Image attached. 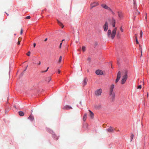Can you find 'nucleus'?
Wrapping results in <instances>:
<instances>
[{
  "label": "nucleus",
  "instance_id": "f257e3e1",
  "mask_svg": "<svg viewBox=\"0 0 149 149\" xmlns=\"http://www.w3.org/2000/svg\"><path fill=\"white\" fill-rule=\"evenodd\" d=\"M117 29V27H115L112 30V31L110 29H109L108 31L107 36L109 39L112 40L113 39L116 34Z\"/></svg>",
  "mask_w": 149,
  "mask_h": 149
},
{
  "label": "nucleus",
  "instance_id": "f03ea898",
  "mask_svg": "<svg viewBox=\"0 0 149 149\" xmlns=\"http://www.w3.org/2000/svg\"><path fill=\"white\" fill-rule=\"evenodd\" d=\"M127 78V72L125 71L124 75L122 77V79L121 80V84H123L126 81Z\"/></svg>",
  "mask_w": 149,
  "mask_h": 149
},
{
  "label": "nucleus",
  "instance_id": "7ed1b4c3",
  "mask_svg": "<svg viewBox=\"0 0 149 149\" xmlns=\"http://www.w3.org/2000/svg\"><path fill=\"white\" fill-rule=\"evenodd\" d=\"M99 5L98 2H95L91 3L90 5L91 9H92L93 7L98 6Z\"/></svg>",
  "mask_w": 149,
  "mask_h": 149
},
{
  "label": "nucleus",
  "instance_id": "20e7f679",
  "mask_svg": "<svg viewBox=\"0 0 149 149\" xmlns=\"http://www.w3.org/2000/svg\"><path fill=\"white\" fill-rule=\"evenodd\" d=\"M102 92V90L101 88L97 90L95 92V94L97 96H99L101 95Z\"/></svg>",
  "mask_w": 149,
  "mask_h": 149
},
{
  "label": "nucleus",
  "instance_id": "39448f33",
  "mask_svg": "<svg viewBox=\"0 0 149 149\" xmlns=\"http://www.w3.org/2000/svg\"><path fill=\"white\" fill-rule=\"evenodd\" d=\"M121 72L119 71L117 74V78L115 81L116 83H117L120 80L121 77Z\"/></svg>",
  "mask_w": 149,
  "mask_h": 149
},
{
  "label": "nucleus",
  "instance_id": "423d86ee",
  "mask_svg": "<svg viewBox=\"0 0 149 149\" xmlns=\"http://www.w3.org/2000/svg\"><path fill=\"white\" fill-rule=\"evenodd\" d=\"M115 129L111 126L110 127L107 129V132L110 133H113Z\"/></svg>",
  "mask_w": 149,
  "mask_h": 149
},
{
  "label": "nucleus",
  "instance_id": "0eeeda50",
  "mask_svg": "<svg viewBox=\"0 0 149 149\" xmlns=\"http://www.w3.org/2000/svg\"><path fill=\"white\" fill-rule=\"evenodd\" d=\"M103 28L105 31H107L108 28V24L107 22H105V24L103 26Z\"/></svg>",
  "mask_w": 149,
  "mask_h": 149
},
{
  "label": "nucleus",
  "instance_id": "6e6552de",
  "mask_svg": "<svg viewBox=\"0 0 149 149\" xmlns=\"http://www.w3.org/2000/svg\"><path fill=\"white\" fill-rule=\"evenodd\" d=\"M95 73L98 75H102L103 74V72L101 70H96Z\"/></svg>",
  "mask_w": 149,
  "mask_h": 149
},
{
  "label": "nucleus",
  "instance_id": "1a4fd4ad",
  "mask_svg": "<svg viewBox=\"0 0 149 149\" xmlns=\"http://www.w3.org/2000/svg\"><path fill=\"white\" fill-rule=\"evenodd\" d=\"M109 95L111 96V99L112 100H113L115 98V94L114 92L112 93H109Z\"/></svg>",
  "mask_w": 149,
  "mask_h": 149
},
{
  "label": "nucleus",
  "instance_id": "9d476101",
  "mask_svg": "<svg viewBox=\"0 0 149 149\" xmlns=\"http://www.w3.org/2000/svg\"><path fill=\"white\" fill-rule=\"evenodd\" d=\"M101 6L104 9H107L108 10H111L110 8L105 4H102L101 5Z\"/></svg>",
  "mask_w": 149,
  "mask_h": 149
},
{
  "label": "nucleus",
  "instance_id": "9b49d317",
  "mask_svg": "<svg viewBox=\"0 0 149 149\" xmlns=\"http://www.w3.org/2000/svg\"><path fill=\"white\" fill-rule=\"evenodd\" d=\"M114 87V85L113 84H112L110 88L109 93H113V88Z\"/></svg>",
  "mask_w": 149,
  "mask_h": 149
},
{
  "label": "nucleus",
  "instance_id": "f8f14e48",
  "mask_svg": "<svg viewBox=\"0 0 149 149\" xmlns=\"http://www.w3.org/2000/svg\"><path fill=\"white\" fill-rule=\"evenodd\" d=\"M72 108L69 105H65V106L63 107V109L65 110H68L70 109H71Z\"/></svg>",
  "mask_w": 149,
  "mask_h": 149
},
{
  "label": "nucleus",
  "instance_id": "ddd939ff",
  "mask_svg": "<svg viewBox=\"0 0 149 149\" xmlns=\"http://www.w3.org/2000/svg\"><path fill=\"white\" fill-rule=\"evenodd\" d=\"M112 23L113 26V27H114L115 26L116 21L113 18H112Z\"/></svg>",
  "mask_w": 149,
  "mask_h": 149
},
{
  "label": "nucleus",
  "instance_id": "4468645a",
  "mask_svg": "<svg viewBox=\"0 0 149 149\" xmlns=\"http://www.w3.org/2000/svg\"><path fill=\"white\" fill-rule=\"evenodd\" d=\"M88 111H89V112H90L89 116H90V117L91 118H93V117H94V113L91 110H89Z\"/></svg>",
  "mask_w": 149,
  "mask_h": 149
},
{
  "label": "nucleus",
  "instance_id": "2eb2a0df",
  "mask_svg": "<svg viewBox=\"0 0 149 149\" xmlns=\"http://www.w3.org/2000/svg\"><path fill=\"white\" fill-rule=\"evenodd\" d=\"M88 81V79L86 78H85L84 79L83 82V86H85L87 84Z\"/></svg>",
  "mask_w": 149,
  "mask_h": 149
},
{
  "label": "nucleus",
  "instance_id": "dca6fc26",
  "mask_svg": "<svg viewBox=\"0 0 149 149\" xmlns=\"http://www.w3.org/2000/svg\"><path fill=\"white\" fill-rule=\"evenodd\" d=\"M118 17L120 18H121L123 17V15L121 13L118 12Z\"/></svg>",
  "mask_w": 149,
  "mask_h": 149
},
{
  "label": "nucleus",
  "instance_id": "f3484780",
  "mask_svg": "<svg viewBox=\"0 0 149 149\" xmlns=\"http://www.w3.org/2000/svg\"><path fill=\"white\" fill-rule=\"evenodd\" d=\"M57 21L58 22V23L60 25V26H61L62 28H63L64 27V26L63 25V24L60 22L57 19Z\"/></svg>",
  "mask_w": 149,
  "mask_h": 149
},
{
  "label": "nucleus",
  "instance_id": "a211bd4d",
  "mask_svg": "<svg viewBox=\"0 0 149 149\" xmlns=\"http://www.w3.org/2000/svg\"><path fill=\"white\" fill-rule=\"evenodd\" d=\"M87 114L86 113H85L83 118V120L84 121H85L86 119Z\"/></svg>",
  "mask_w": 149,
  "mask_h": 149
},
{
  "label": "nucleus",
  "instance_id": "6ab92c4d",
  "mask_svg": "<svg viewBox=\"0 0 149 149\" xmlns=\"http://www.w3.org/2000/svg\"><path fill=\"white\" fill-rule=\"evenodd\" d=\"M54 139L56 140H57L58 139V137L56 136L55 134H53L52 135Z\"/></svg>",
  "mask_w": 149,
  "mask_h": 149
},
{
  "label": "nucleus",
  "instance_id": "aec40b11",
  "mask_svg": "<svg viewBox=\"0 0 149 149\" xmlns=\"http://www.w3.org/2000/svg\"><path fill=\"white\" fill-rule=\"evenodd\" d=\"M19 115L21 116H23L24 115V113L22 111H19Z\"/></svg>",
  "mask_w": 149,
  "mask_h": 149
},
{
  "label": "nucleus",
  "instance_id": "412c9836",
  "mask_svg": "<svg viewBox=\"0 0 149 149\" xmlns=\"http://www.w3.org/2000/svg\"><path fill=\"white\" fill-rule=\"evenodd\" d=\"M28 118L31 121H33L34 119V117L33 116L31 115Z\"/></svg>",
  "mask_w": 149,
  "mask_h": 149
},
{
  "label": "nucleus",
  "instance_id": "4be33fe9",
  "mask_svg": "<svg viewBox=\"0 0 149 149\" xmlns=\"http://www.w3.org/2000/svg\"><path fill=\"white\" fill-rule=\"evenodd\" d=\"M62 58V56H60L59 58V60H58V63H60L61 62V61Z\"/></svg>",
  "mask_w": 149,
  "mask_h": 149
},
{
  "label": "nucleus",
  "instance_id": "5701e85b",
  "mask_svg": "<svg viewBox=\"0 0 149 149\" xmlns=\"http://www.w3.org/2000/svg\"><path fill=\"white\" fill-rule=\"evenodd\" d=\"M86 48L85 46H83L82 48V50L83 52H84L86 50Z\"/></svg>",
  "mask_w": 149,
  "mask_h": 149
},
{
  "label": "nucleus",
  "instance_id": "b1692460",
  "mask_svg": "<svg viewBox=\"0 0 149 149\" xmlns=\"http://www.w3.org/2000/svg\"><path fill=\"white\" fill-rule=\"evenodd\" d=\"M133 137H134V134H131V136H130V138H131V141H132V139L133 138Z\"/></svg>",
  "mask_w": 149,
  "mask_h": 149
},
{
  "label": "nucleus",
  "instance_id": "393cba45",
  "mask_svg": "<svg viewBox=\"0 0 149 149\" xmlns=\"http://www.w3.org/2000/svg\"><path fill=\"white\" fill-rule=\"evenodd\" d=\"M142 34H143V32L141 30V31L140 32V38H141L142 36Z\"/></svg>",
  "mask_w": 149,
  "mask_h": 149
},
{
  "label": "nucleus",
  "instance_id": "a878e982",
  "mask_svg": "<svg viewBox=\"0 0 149 149\" xmlns=\"http://www.w3.org/2000/svg\"><path fill=\"white\" fill-rule=\"evenodd\" d=\"M117 36L118 38H120V36L119 33H118L117 34Z\"/></svg>",
  "mask_w": 149,
  "mask_h": 149
},
{
  "label": "nucleus",
  "instance_id": "bb28decb",
  "mask_svg": "<svg viewBox=\"0 0 149 149\" xmlns=\"http://www.w3.org/2000/svg\"><path fill=\"white\" fill-rule=\"evenodd\" d=\"M30 51H29L26 54V55L29 56H30Z\"/></svg>",
  "mask_w": 149,
  "mask_h": 149
},
{
  "label": "nucleus",
  "instance_id": "cd10ccee",
  "mask_svg": "<svg viewBox=\"0 0 149 149\" xmlns=\"http://www.w3.org/2000/svg\"><path fill=\"white\" fill-rule=\"evenodd\" d=\"M31 18V17L30 16H28L25 18L26 19H30Z\"/></svg>",
  "mask_w": 149,
  "mask_h": 149
},
{
  "label": "nucleus",
  "instance_id": "c85d7f7f",
  "mask_svg": "<svg viewBox=\"0 0 149 149\" xmlns=\"http://www.w3.org/2000/svg\"><path fill=\"white\" fill-rule=\"evenodd\" d=\"M141 85H140L138 86V88L141 89Z\"/></svg>",
  "mask_w": 149,
  "mask_h": 149
},
{
  "label": "nucleus",
  "instance_id": "c756f323",
  "mask_svg": "<svg viewBox=\"0 0 149 149\" xmlns=\"http://www.w3.org/2000/svg\"><path fill=\"white\" fill-rule=\"evenodd\" d=\"M120 30L122 32H123V29L122 28V27H120Z\"/></svg>",
  "mask_w": 149,
  "mask_h": 149
},
{
  "label": "nucleus",
  "instance_id": "7c9ffc66",
  "mask_svg": "<svg viewBox=\"0 0 149 149\" xmlns=\"http://www.w3.org/2000/svg\"><path fill=\"white\" fill-rule=\"evenodd\" d=\"M110 10L112 13V14L113 15L114 14V13L113 12V11L111 9V10Z\"/></svg>",
  "mask_w": 149,
  "mask_h": 149
},
{
  "label": "nucleus",
  "instance_id": "2f4dec72",
  "mask_svg": "<svg viewBox=\"0 0 149 149\" xmlns=\"http://www.w3.org/2000/svg\"><path fill=\"white\" fill-rule=\"evenodd\" d=\"M62 42H61V43L60 44V45H59V48L60 49H61V45H62Z\"/></svg>",
  "mask_w": 149,
  "mask_h": 149
},
{
  "label": "nucleus",
  "instance_id": "473e14b6",
  "mask_svg": "<svg viewBox=\"0 0 149 149\" xmlns=\"http://www.w3.org/2000/svg\"><path fill=\"white\" fill-rule=\"evenodd\" d=\"M22 33H23V30H22V28L21 30L20 34H22Z\"/></svg>",
  "mask_w": 149,
  "mask_h": 149
},
{
  "label": "nucleus",
  "instance_id": "72a5a7b5",
  "mask_svg": "<svg viewBox=\"0 0 149 149\" xmlns=\"http://www.w3.org/2000/svg\"><path fill=\"white\" fill-rule=\"evenodd\" d=\"M47 79L49 80L48 82H49L51 80V78L50 77H49L47 78Z\"/></svg>",
  "mask_w": 149,
  "mask_h": 149
},
{
  "label": "nucleus",
  "instance_id": "f704fd0d",
  "mask_svg": "<svg viewBox=\"0 0 149 149\" xmlns=\"http://www.w3.org/2000/svg\"><path fill=\"white\" fill-rule=\"evenodd\" d=\"M136 43L137 44H139V42L138 41V40H137V39H136Z\"/></svg>",
  "mask_w": 149,
  "mask_h": 149
},
{
  "label": "nucleus",
  "instance_id": "c9c22d12",
  "mask_svg": "<svg viewBox=\"0 0 149 149\" xmlns=\"http://www.w3.org/2000/svg\"><path fill=\"white\" fill-rule=\"evenodd\" d=\"M21 40H22V38L21 37H19L18 38V40H20V41H21Z\"/></svg>",
  "mask_w": 149,
  "mask_h": 149
},
{
  "label": "nucleus",
  "instance_id": "e433bc0d",
  "mask_svg": "<svg viewBox=\"0 0 149 149\" xmlns=\"http://www.w3.org/2000/svg\"><path fill=\"white\" fill-rule=\"evenodd\" d=\"M20 40H18V42H17V44L18 45H19L20 44Z\"/></svg>",
  "mask_w": 149,
  "mask_h": 149
},
{
  "label": "nucleus",
  "instance_id": "4c0bfd02",
  "mask_svg": "<svg viewBox=\"0 0 149 149\" xmlns=\"http://www.w3.org/2000/svg\"><path fill=\"white\" fill-rule=\"evenodd\" d=\"M49 68V67H47L46 70L45 71H44V72H46L48 70Z\"/></svg>",
  "mask_w": 149,
  "mask_h": 149
},
{
  "label": "nucleus",
  "instance_id": "58836bf2",
  "mask_svg": "<svg viewBox=\"0 0 149 149\" xmlns=\"http://www.w3.org/2000/svg\"><path fill=\"white\" fill-rule=\"evenodd\" d=\"M135 37L136 40V39H137V36L136 34L135 35Z\"/></svg>",
  "mask_w": 149,
  "mask_h": 149
},
{
  "label": "nucleus",
  "instance_id": "ea45409f",
  "mask_svg": "<svg viewBox=\"0 0 149 149\" xmlns=\"http://www.w3.org/2000/svg\"><path fill=\"white\" fill-rule=\"evenodd\" d=\"M36 46V44L35 43H34L33 44V47H35Z\"/></svg>",
  "mask_w": 149,
  "mask_h": 149
},
{
  "label": "nucleus",
  "instance_id": "a19ab883",
  "mask_svg": "<svg viewBox=\"0 0 149 149\" xmlns=\"http://www.w3.org/2000/svg\"><path fill=\"white\" fill-rule=\"evenodd\" d=\"M61 72V71L59 70H58V73H60Z\"/></svg>",
  "mask_w": 149,
  "mask_h": 149
},
{
  "label": "nucleus",
  "instance_id": "79ce46f5",
  "mask_svg": "<svg viewBox=\"0 0 149 149\" xmlns=\"http://www.w3.org/2000/svg\"><path fill=\"white\" fill-rule=\"evenodd\" d=\"M40 64H41V62H40V61H39V63H38V65H39Z\"/></svg>",
  "mask_w": 149,
  "mask_h": 149
},
{
  "label": "nucleus",
  "instance_id": "37998d69",
  "mask_svg": "<svg viewBox=\"0 0 149 149\" xmlns=\"http://www.w3.org/2000/svg\"><path fill=\"white\" fill-rule=\"evenodd\" d=\"M88 60L89 61H90L91 60V58H88Z\"/></svg>",
  "mask_w": 149,
  "mask_h": 149
},
{
  "label": "nucleus",
  "instance_id": "c03bdc74",
  "mask_svg": "<svg viewBox=\"0 0 149 149\" xmlns=\"http://www.w3.org/2000/svg\"><path fill=\"white\" fill-rule=\"evenodd\" d=\"M47 40V38H46L44 40L45 41H46Z\"/></svg>",
  "mask_w": 149,
  "mask_h": 149
},
{
  "label": "nucleus",
  "instance_id": "a18cd8bd",
  "mask_svg": "<svg viewBox=\"0 0 149 149\" xmlns=\"http://www.w3.org/2000/svg\"><path fill=\"white\" fill-rule=\"evenodd\" d=\"M146 15H147V14L146 13V17H145V18H146V20L147 19V16H146Z\"/></svg>",
  "mask_w": 149,
  "mask_h": 149
},
{
  "label": "nucleus",
  "instance_id": "49530a36",
  "mask_svg": "<svg viewBox=\"0 0 149 149\" xmlns=\"http://www.w3.org/2000/svg\"><path fill=\"white\" fill-rule=\"evenodd\" d=\"M147 97H148V93H147Z\"/></svg>",
  "mask_w": 149,
  "mask_h": 149
},
{
  "label": "nucleus",
  "instance_id": "de8ad7c7",
  "mask_svg": "<svg viewBox=\"0 0 149 149\" xmlns=\"http://www.w3.org/2000/svg\"><path fill=\"white\" fill-rule=\"evenodd\" d=\"M5 13H6V14H7V16H8V15H9V14H8V13H6V12H5Z\"/></svg>",
  "mask_w": 149,
  "mask_h": 149
},
{
  "label": "nucleus",
  "instance_id": "09e8293b",
  "mask_svg": "<svg viewBox=\"0 0 149 149\" xmlns=\"http://www.w3.org/2000/svg\"><path fill=\"white\" fill-rule=\"evenodd\" d=\"M141 56H142V51L141 50Z\"/></svg>",
  "mask_w": 149,
  "mask_h": 149
},
{
  "label": "nucleus",
  "instance_id": "8fccbe9b",
  "mask_svg": "<svg viewBox=\"0 0 149 149\" xmlns=\"http://www.w3.org/2000/svg\"><path fill=\"white\" fill-rule=\"evenodd\" d=\"M65 40L64 39H63V40H62V42H63V41H64Z\"/></svg>",
  "mask_w": 149,
  "mask_h": 149
},
{
  "label": "nucleus",
  "instance_id": "3c124183",
  "mask_svg": "<svg viewBox=\"0 0 149 149\" xmlns=\"http://www.w3.org/2000/svg\"><path fill=\"white\" fill-rule=\"evenodd\" d=\"M41 73H43V72H44V71H41Z\"/></svg>",
  "mask_w": 149,
  "mask_h": 149
},
{
  "label": "nucleus",
  "instance_id": "603ef678",
  "mask_svg": "<svg viewBox=\"0 0 149 149\" xmlns=\"http://www.w3.org/2000/svg\"><path fill=\"white\" fill-rule=\"evenodd\" d=\"M85 125H86V127H87V126H88V124H85Z\"/></svg>",
  "mask_w": 149,
  "mask_h": 149
},
{
  "label": "nucleus",
  "instance_id": "864d4df0",
  "mask_svg": "<svg viewBox=\"0 0 149 149\" xmlns=\"http://www.w3.org/2000/svg\"><path fill=\"white\" fill-rule=\"evenodd\" d=\"M27 67H26V69L24 70V71H26V68H27Z\"/></svg>",
  "mask_w": 149,
  "mask_h": 149
},
{
  "label": "nucleus",
  "instance_id": "5fc2aeb1",
  "mask_svg": "<svg viewBox=\"0 0 149 149\" xmlns=\"http://www.w3.org/2000/svg\"><path fill=\"white\" fill-rule=\"evenodd\" d=\"M116 131H118L119 130H116Z\"/></svg>",
  "mask_w": 149,
  "mask_h": 149
},
{
  "label": "nucleus",
  "instance_id": "6e6d98bb",
  "mask_svg": "<svg viewBox=\"0 0 149 149\" xmlns=\"http://www.w3.org/2000/svg\"><path fill=\"white\" fill-rule=\"evenodd\" d=\"M99 107H101V105H100V106H99Z\"/></svg>",
  "mask_w": 149,
  "mask_h": 149
},
{
  "label": "nucleus",
  "instance_id": "4d7b16f0",
  "mask_svg": "<svg viewBox=\"0 0 149 149\" xmlns=\"http://www.w3.org/2000/svg\"><path fill=\"white\" fill-rule=\"evenodd\" d=\"M143 85H144V82H143Z\"/></svg>",
  "mask_w": 149,
  "mask_h": 149
}]
</instances>
